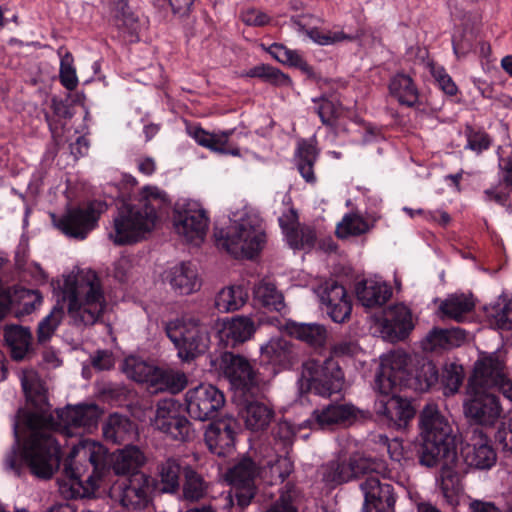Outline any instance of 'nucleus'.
Masks as SVG:
<instances>
[{"instance_id":"obj_1","label":"nucleus","mask_w":512,"mask_h":512,"mask_svg":"<svg viewBox=\"0 0 512 512\" xmlns=\"http://www.w3.org/2000/svg\"><path fill=\"white\" fill-rule=\"evenodd\" d=\"M57 418L30 413L25 420L26 430L20 435L14 426L16 448L8 458L11 469L18 474L21 468L42 479H49L59 469L62 452L61 444L49 427L60 432L65 438L80 435V430L91 431L98 425L102 410L95 403L67 405L56 410Z\"/></svg>"},{"instance_id":"obj_2","label":"nucleus","mask_w":512,"mask_h":512,"mask_svg":"<svg viewBox=\"0 0 512 512\" xmlns=\"http://www.w3.org/2000/svg\"><path fill=\"white\" fill-rule=\"evenodd\" d=\"M421 442L416 445L420 465H440V490L450 505L458 504L462 492L460 474L454 469L458 462L457 437L448 420L432 406H426L419 417Z\"/></svg>"},{"instance_id":"obj_3","label":"nucleus","mask_w":512,"mask_h":512,"mask_svg":"<svg viewBox=\"0 0 512 512\" xmlns=\"http://www.w3.org/2000/svg\"><path fill=\"white\" fill-rule=\"evenodd\" d=\"M106 300L100 280L94 278L86 283L82 291L78 289L77 282L66 279L61 296L37 326V342L44 345L49 342L62 323L66 313L74 325H93L103 315Z\"/></svg>"},{"instance_id":"obj_4","label":"nucleus","mask_w":512,"mask_h":512,"mask_svg":"<svg viewBox=\"0 0 512 512\" xmlns=\"http://www.w3.org/2000/svg\"><path fill=\"white\" fill-rule=\"evenodd\" d=\"M171 201L157 186H144L130 201H123L114 217L110 238L122 246L140 241L151 232L160 215L167 213Z\"/></svg>"},{"instance_id":"obj_5","label":"nucleus","mask_w":512,"mask_h":512,"mask_svg":"<svg viewBox=\"0 0 512 512\" xmlns=\"http://www.w3.org/2000/svg\"><path fill=\"white\" fill-rule=\"evenodd\" d=\"M107 451L103 445L89 439H78L72 443L71 451L64 460L63 477L58 479L59 491L66 499L84 497L87 482L94 487L104 475L107 466Z\"/></svg>"},{"instance_id":"obj_6","label":"nucleus","mask_w":512,"mask_h":512,"mask_svg":"<svg viewBox=\"0 0 512 512\" xmlns=\"http://www.w3.org/2000/svg\"><path fill=\"white\" fill-rule=\"evenodd\" d=\"M212 322L211 307L201 306L165 323L166 336L182 361L191 362L205 353L210 342L208 328Z\"/></svg>"},{"instance_id":"obj_7","label":"nucleus","mask_w":512,"mask_h":512,"mask_svg":"<svg viewBox=\"0 0 512 512\" xmlns=\"http://www.w3.org/2000/svg\"><path fill=\"white\" fill-rule=\"evenodd\" d=\"M216 246L235 259H254L263 250L266 231L262 218L246 213L238 221L214 232Z\"/></svg>"},{"instance_id":"obj_8","label":"nucleus","mask_w":512,"mask_h":512,"mask_svg":"<svg viewBox=\"0 0 512 512\" xmlns=\"http://www.w3.org/2000/svg\"><path fill=\"white\" fill-rule=\"evenodd\" d=\"M438 380V369L433 362L424 361L412 371L408 368L407 354L399 353L392 356L390 365L382 364L375 384L384 393L391 391L397 385L416 392H426L438 383Z\"/></svg>"},{"instance_id":"obj_9","label":"nucleus","mask_w":512,"mask_h":512,"mask_svg":"<svg viewBox=\"0 0 512 512\" xmlns=\"http://www.w3.org/2000/svg\"><path fill=\"white\" fill-rule=\"evenodd\" d=\"M344 380V372L333 357L309 359L303 364L300 392L330 397L342 390Z\"/></svg>"},{"instance_id":"obj_10","label":"nucleus","mask_w":512,"mask_h":512,"mask_svg":"<svg viewBox=\"0 0 512 512\" xmlns=\"http://www.w3.org/2000/svg\"><path fill=\"white\" fill-rule=\"evenodd\" d=\"M105 209L102 201L94 200L84 206L68 208L60 217L52 214V222L67 237L84 240L98 226Z\"/></svg>"},{"instance_id":"obj_11","label":"nucleus","mask_w":512,"mask_h":512,"mask_svg":"<svg viewBox=\"0 0 512 512\" xmlns=\"http://www.w3.org/2000/svg\"><path fill=\"white\" fill-rule=\"evenodd\" d=\"M259 466L249 456L241 457L226 473V479L231 484L227 497L231 506L235 504L240 510L246 509L255 498L257 486L255 483Z\"/></svg>"},{"instance_id":"obj_12","label":"nucleus","mask_w":512,"mask_h":512,"mask_svg":"<svg viewBox=\"0 0 512 512\" xmlns=\"http://www.w3.org/2000/svg\"><path fill=\"white\" fill-rule=\"evenodd\" d=\"M154 491L153 478L143 472H136L115 483L111 497L124 508L142 510L151 503Z\"/></svg>"},{"instance_id":"obj_13","label":"nucleus","mask_w":512,"mask_h":512,"mask_svg":"<svg viewBox=\"0 0 512 512\" xmlns=\"http://www.w3.org/2000/svg\"><path fill=\"white\" fill-rule=\"evenodd\" d=\"M153 427L172 440L188 441L193 433L192 423L183 414L182 405L172 398L157 403Z\"/></svg>"},{"instance_id":"obj_14","label":"nucleus","mask_w":512,"mask_h":512,"mask_svg":"<svg viewBox=\"0 0 512 512\" xmlns=\"http://www.w3.org/2000/svg\"><path fill=\"white\" fill-rule=\"evenodd\" d=\"M224 393L211 384H200L185 394L186 410L191 418L199 421L213 420L225 405Z\"/></svg>"},{"instance_id":"obj_15","label":"nucleus","mask_w":512,"mask_h":512,"mask_svg":"<svg viewBox=\"0 0 512 512\" xmlns=\"http://www.w3.org/2000/svg\"><path fill=\"white\" fill-rule=\"evenodd\" d=\"M207 211L197 201L177 202L173 209V226L188 241L203 240L209 226Z\"/></svg>"},{"instance_id":"obj_16","label":"nucleus","mask_w":512,"mask_h":512,"mask_svg":"<svg viewBox=\"0 0 512 512\" xmlns=\"http://www.w3.org/2000/svg\"><path fill=\"white\" fill-rule=\"evenodd\" d=\"M219 369L234 389V397L258 390L257 376L250 362L241 355L224 352L219 359Z\"/></svg>"},{"instance_id":"obj_17","label":"nucleus","mask_w":512,"mask_h":512,"mask_svg":"<svg viewBox=\"0 0 512 512\" xmlns=\"http://www.w3.org/2000/svg\"><path fill=\"white\" fill-rule=\"evenodd\" d=\"M504 369L505 364L498 357L483 358L476 363L471 384L498 391L512 403V379L507 377Z\"/></svg>"},{"instance_id":"obj_18","label":"nucleus","mask_w":512,"mask_h":512,"mask_svg":"<svg viewBox=\"0 0 512 512\" xmlns=\"http://www.w3.org/2000/svg\"><path fill=\"white\" fill-rule=\"evenodd\" d=\"M469 387L473 396L464 404L465 416L478 425H493L502 412L499 397L486 388L473 386L471 378L469 379Z\"/></svg>"},{"instance_id":"obj_19","label":"nucleus","mask_w":512,"mask_h":512,"mask_svg":"<svg viewBox=\"0 0 512 512\" xmlns=\"http://www.w3.org/2000/svg\"><path fill=\"white\" fill-rule=\"evenodd\" d=\"M403 388L397 385L391 391L384 393L377 387L380 397L376 402V411L387 419L389 425L398 429L406 427L415 415L411 401L398 395Z\"/></svg>"},{"instance_id":"obj_20","label":"nucleus","mask_w":512,"mask_h":512,"mask_svg":"<svg viewBox=\"0 0 512 512\" xmlns=\"http://www.w3.org/2000/svg\"><path fill=\"white\" fill-rule=\"evenodd\" d=\"M359 486L364 494L362 512H394L396 498L391 484L382 483L377 475L368 471Z\"/></svg>"},{"instance_id":"obj_21","label":"nucleus","mask_w":512,"mask_h":512,"mask_svg":"<svg viewBox=\"0 0 512 512\" xmlns=\"http://www.w3.org/2000/svg\"><path fill=\"white\" fill-rule=\"evenodd\" d=\"M321 303L326 313L336 323H343L350 318L352 302L346 288L337 280H326L319 288Z\"/></svg>"},{"instance_id":"obj_22","label":"nucleus","mask_w":512,"mask_h":512,"mask_svg":"<svg viewBox=\"0 0 512 512\" xmlns=\"http://www.w3.org/2000/svg\"><path fill=\"white\" fill-rule=\"evenodd\" d=\"M100 5L110 25L130 42L138 41L140 25L138 17L129 7L128 0H100Z\"/></svg>"},{"instance_id":"obj_23","label":"nucleus","mask_w":512,"mask_h":512,"mask_svg":"<svg viewBox=\"0 0 512 512\" xmlns=\"http://www.w3.org/2000/svg\"><path fill=\"white\" fill-rule=\"evenodd\" d=\"M256 390L246 392L245 396L234 397L238 407V416L246 427L253 431L264 430L274 417L273 409L266 403L256 399Z\"/></svg>"},{"instance_id":"obj_24","label":"nucleus","mask_w":512,"mask_h":512,"mask_svg":"<svg viewBox=\"0 0 512 512\" xmlns=\"http://www.w3.org/2000/svg\"><path fill=\"white\" fill-rule=\"evenodd\" d=\"M237 430V421L232 417L211 422L204 435L208 449L218 456H226L234 448Z\"/></svg>"},{"instance_id":"obj_25","label":"nucleus","mask_w":512,"mask_h":512,"mask_svg":"<svg viewBox=\"0 0 512 512\" xmlns=\"http://www.w3.org/2000/svg\"><path fill=\"white\" fill-rule=\"evenodd\" d=\"M374 470L368 459L354 456L330 461L325 466L323 476L329 483L342 484Z\"/></svg>"},{"instance_id":"obj_26","label":"nucleus","mask_w":512,"mask_h":512,"mask_svg":"<svg viewBox=\"0 0 512 512\" xmlns=\"http://www.w3.org/2000/svg\"><path fill=\"white\" fill-rule=\"evenodd\" d=\"M413 328L412 313L407 306L396 304L384 311L381 330L390 341L405 339Z\"/></svg>"},{"instance_id":"obj_27","label":"nucleus","mask_w":512,"mask_h":512,"mask_svg":"<svg viewBox=\"0 0 512 512\" xmlns=\"http://www.w3.org/2000/svg\"><path fill=\"white\" fill-rule=\"evenodd\" d=\"M360 410L351 404H328L313 411L310 421L318 428L327 429L335 425L350 426L358 418Z\"/></svg>"},{"instance_id":"obj_28","label":"nucleus","mask_w":512,"mask_h":512,"mask_svg":"<svg viewBox=\"0 0 512 512\" xmlns=\"http://www.w3.org/2000/svg\"><path fill=\"white\" fill-rule=\"evenodd\" d=\"M185 463L175 457H168L157 464V479L153 478L154 490L160 493L178 495L184 475Z\"/></svg>"},{"instance_id":"obj_29","label":"nucleus","mask_w":512,"mask_h":512,"mask_svg":"<svg viewBox=\"0 0 512 512\" xmlns=\"http://www.w3.org/2000/svg\"><path fill=\"white\" fill-rule=\"evenodd\" d=\"M293 357L292 345L283 338H273L261 347L260 362L263 365H271V373L274 375L290 368Z\"/></svg>"},{"instance_id":"obj_30","label":"nucleus","mask_w":512,"mask_h":512,"mask_svg":"<svg viewBox=\"0 0 512 512\" xmlns=\"http://www.w3.org/2000/svg\"><path fill=\"white\" fill-rule=\"evenodd\" d=\"M298 215L290 209L289 215L279 218V225L285 235L288 245L293 249H312L316 244V233L310 227H298Z\"/></svg>"},{"instance_id":"obj_31","label":"nucleus","mask_w":512,"mask_h":512,"mask_svg":"<svg viewBox=\"0 0 512 512\" xmlns=\"http://www.w3.org/2000/svg\"><path fill=\"white\" fill-rule=\"evenodd\" d=\"M256 331V325L248 316H234L223 320L218 331L219 339L225 346L235 347L249 340Z\"/></svg>"},{"instance_id":"obj_32","label":"nucleus","mask_w":512,"mask_h":512,"mask_svg":"<svg viewBox=\"0 0 512 512\" xmlns=\"http://www.w3.org/2000/svg\"><path fill=\"white\" fill-rule=\"evenodd\" d=\"M388 91L401 106L415 108L420 104L419 89L414 79L404 72H398L390 78Z\"/></svg>"},{"instance_id":"obj_33","label":"nucleus","mask_w":512,"mask_h":512,"mask_svg":"<svg viewBox=\"0 0 512 512\" xmlns=\"http://www.w3.org/2000/svg\"><path fill=\"white\" fill-rule=\"evenodd\" d=\"M45 121L53 138L59 137L68 121L74 116V109L68 98L53 96L47 109L43 110Z\"/></svg>"},{"instance_id":"obj_34","label":"nucleus","mask_w":512,"mask_h":512,"mask_svg":"<svg viewBox=\"0 0 512 512\" xmlns=\"http://www.w3.org/2000/svg\"><path fill=\"white\" fill-rule=\"evenodd\" d=\"M14 270L20 282L40 285L48 280V275L40 264L29 261V249L24 244H19L15 250Z\"/></svg>"},{"instance_id":"obj_35","label":"nucleus","mask_w":512,"mask_h":512,"mask_svg":"<svg viewBox=\"0 0 512 512\" xmlns=\"http://www.w3.org/2000/svg\"><path fill=\"white\" fill-rule=\"evenodd\" d=\"M313 20L314 17L310 14H301L291 17V22L294 28L298 32L308 36L313 42L319 45H331L350 39V37L342 31L331 32L317 27H312L311 24Z\"/></svg>"},{"instance_id":"obj_36","label":"nucleus","mask_w":512,"mask_h":512,"mask_svg":"<svg viewBox=\"0 0 512 512\" xmlns=\"http://www.w3.org/2000/svg\"><path fill=\"white\" fill-rule=\"evenodd\" d=\"M3 338L11 358L15 361H22L32 350L33 336L28 327L18 324L6 325L3 329Z\"/></svg>"},{"instance_id":"obj_37","label":"nucleus","mask_w":512,"mask_h":512,"mask_svg":"<svg viewBox=\"0 0 512 512\" xmlns=\"http://www.w3.org/2000/svg\"><path fill=\"white\" fill-rule=\"evenodd\" d=\"M464 458L469 466L487 470L495 465L497 454L488 437L481 432L478 438L467 446Z\"/></svg>"},{"instance_id":"obj_38","label":"nucleus","mask_w":512,"mask_h":512,"mask_svg":"<svg viewBox=\"0 0 512 512\" xmlns=\"http://www.w3.org/2000/svg\"><path fill=\"white\" fill-rule=\"evenodd\" d=\"M168 279L172 289L179 295H189L201 286L197 269L191 262H182L171 268Z\"/></svg>"},{"instance_id":"obj_39","label":"nucleus","mask_w":512,"mask_h":512,"mask_svg":"<svg viewBox=\"0 0 512 512\" xmlns=\"http://www.w3.org/2000/svg\"><path fill=\"white\" fill-rule=\"evenodd\" d=\"M135 430L134 422L129 417L118 413L110 414L102 427L105 441L112 444L132 441Z\"/></svg>"},{"instance_id":"obj_40","label":"nucleus","mask_w":512,"mask_h":512,"mask_svg":"<svg viewBox=\"0 0 512 512\" xmlns=\"http://www.w3.org/2000/svg\"><path fill=\"white\" fill-rule=\"evenodd\" d=\"M355 292L358 301L366 308L381 307L392 295L388 285L369 279L359 282Z\"/></svg>"},{"instance_id":"obj_41","label":"nucleus","mask_w":512,"mask_h":512,"mask_svg":"<svg viewBox=\"0 0 512 512\" xmlns=\"http://www.w3.org/2000/svg\"><path fill=\"white\" fill-rule=\"evenodd\" d=\"M209 482L203 475L189 464L184 466V475L181 480V496L187 502H198L208 495Z\"/></svg>"},{"instance_id":"obj_42","label":"nucleus","mask_w":512,"mask_h":512,"mask_svg":"<svg viewBox=\"0 0 512 512\" xmlns=\"http://www.w3.org/2000/svg\"><path fill=\"white\" fill-rule=\"evenodd\" d=\"M189 134L202 147H205L213 152L220 154H231L234 156L239 155V150L229 149L227 147L230 136L233 130H226L220 134L210 133L200 126L192 127L189 129Z\"/></svg>"},{"instance_id":"obj_43","label":"nucleus","mask_w":512,"mask_h":512,"mask_svg":"<svg viewBox=\"0 0 512 512\" xmlns=\"http://www.w3.org/2000/svg\"><path fill=\"white\" fill-rule=\"evenodd\" d=\"M13 316L20 319L34 313L43 303V295L38 289L13 285Z\"/></svg>"},{"instance_id":"obj_44","label":"nucleus","mask_w":512,"mask_h":512,"mask_svg":"<svg viewBox=\"0 0 512 512\" xmlns=\"http://www.w3.org/2000/svg\"><path fill=\"white\" fill-rule=\"evenodd\" d=\"M286 329L290 336L314 348L324 347L328 338L327 329L318 323L288 322Z\"/></svg>"},{"instance_id":"obj_45","label":"nucleus","mask_w":512,"mask_h":512,"mask_svg":"<svg viewBox=\"0 0 512 512\" xmlns=\"http://www.w3.org/2000/svg\"><path fill=\"white\" fill-rule=\"evenodd\" d=\"M268 52L278 62L299 69L309 79L317 80L319 78L318 73L307 63L299 51L289 49L281 43H273Z\"/></svg>"},{"instance_id":"obj_46","label":"nucleus","mask_w":512,"mask_h":512,"mask_svg":"<svg viewBox=\"0 0 512 512\" xmlns=\"http://www.w3.org/2000/svg\"><path fill=\"white\" fill-rule=\"evenodd\" d=\"M187 385V377L184 373L156 368L149 389L153 392H169L177 394Z\"/></svg>"},{"instance_id":"obj_47","label":"nucleus","mask_w":512,"mask_h":512,"mask_svg":"<svg viewBox=\"0 0 512 512\" xmlns=\"http://www.w3.org/2000/svg\"><path fill=\"white\" fill-rule=\"evenodd\" d=\"M318 156L319 151L312 143L307 140H302L298 143L295 152L296 165L300 175L307 183L313 184L316 182L314 165Z\"/></svg>"},{"instance_id":"obj_48","label":"nucleus","mask_w":512,"mask_h":512,"mask_svg":"<svg viewBox=\"0 0 512 512\" xmlns=\"http://www.w3.org/2000/svg\"><path fill=\"white\" fill-rule=\"evenodd\" d=\"M145 463L143 452L134 445H126L115 456L113 470L118 475H131L140 472L139 469Z\"/></svg>"},{"instance_id":"obj_49","label":"nucleus","mask_w":512,"mask_h":512,"mask_svg":"<svg viewBox=\"0 0 512 512\" xmlns=\"http://www.w3.org/2000/svg\"><path fill=\"white\" fill-rule=\"evenodd\" d=\"M248 294L243 286L235 285L223 288L214 300V307L218 312L226 313L240 309L246 302Z\"/></svg>"},{"instance_id":"obj_50","label":"nucleus","mask_w":512,"mask_h":512,"mask_svg":"<svg viewBox=\"0 0 512 512\" xmlns=\"http://www.w3.org/2000/svg\"><path fill=\"white\" fill-rule=\"evenodd\" d=\"M465 339L466 332L460 328H434L426 337V341L429 344L430 349L460 346Z\"/></svg>"},{"instance_id":"obj_51","label":"nucleus","mask_w":512,"mask_h":512,"mask_svg":"<svg viewBox=\"0 0 512 512\" xmlns=\"http://www.w3.org/2000/svg\"><path fill=\"white\" fill-rule=\"evenodd\" d=\"M475 308L473 300L464 294L452 295L440 305V311L444 316L457 322H462L465 316Z\"/></svg>"},{"instance_id":"obj_52","label":"nucleus","mask_w":512,"mask_h":512,"mask_svg":"<svg viewBox=\"0 0 512 512\" xmlns=\"http://www.w3.org/2000/svg\"><path fill=\"white\" fill-rule=\"evenodd\" d=\"M313 102L317 104L316 113L322 124L326 127H336L337 120L341 115L342 104L339 100L332 99V95L326 93L319 98H314Z\"/></svg>"},{"instance_id":"obj_53","label":"nucleus","mask_w":512,"mask_h":512,"mask_svg":"<svg viewBox=\"0 0 512 512\" xmlns=\"http://www.w3.org/2000/svg\"><path fill=\"white\" fill-rule=\"evenodd\" d=\"M249 78H259L262 81L278 87H289L292 80L289 75L269 64H260L247 70L244 74Z\"/></svg>"},{"instance_id":"obj_54","label":"nucleus","mask_w":512,"mask_h":512,"mask_svg":"<svg viewBox=\"0 0 512 512\" xmlns=\"http://www.w3.org/2000/svg\"><path fill=\"white\" fill-rule=\"evenodd\" d=\"M253 294L254 300L269 310L280 311L284 306L282 294L272 283H259L255 286Z\"/></svg>"},{"instance_id":"obj_55","label":"nucleus","mask_w":512,"mask_h":512,"mask_svg":"<svg viewBox=\"0 0 512 512\" xmlns=\"http://www.w3.org/2000/svg\"><path fill=\"white\" fill-rule=\"evenodd\" d=\"M153 366L137 357H128L124 361V372L129 378L139 383H146L148 387L156 371Z\"/></svg>"},{"instance_id":"obj_56","label":"nucleus","mask_w":512,"mask_h":512,"mask_svg":"<svg viewBox=\"0 0 512 512\" xmlns=\"http://www.w3.org/2000/svg\"><path fill=\"white\" fill-rule=\"evenodd\" d=\"M370 229L371 226L363 217L356 214H346L338 224L336 234L338 238H346L365 234Z\"/></svg>"},{"instance_id":"obj_57","label":"nucleus","mask_w":512,"mask_h":512,"mask_svg":"<svg viewBox=\"0 0 512 512\" xmlns=\"http://www.w3.org/2000/svg\"><path fill=\"white\" fill-rule=\"evenodd\" d=\"M295 436L296 431L289 422L281 421L277 423L272 429L274 449L277 452L288 454L294 443Z\"/></svg>"},{"instance_id":"obj_58","label":"nucleus","mask_w":512,"mask_h":512,"mask_svg":"<svg viewBox=\"0 0 512 512\" xmlns=\"http://www.w3.org/2000/svg\"><path fill=\"white\" fill-rule=\"evenodd\" d=\"M490 315L495 319L497 327L501 330L512 329V299L505 298L498 301L493 307Z\"/></svg>"},{"instance_id":"obj_59","label":"nucleus","mask_w":512,"mask_h":512,"mask_svg":"<svg viewBox=\"0 0 512 512\" xmlns=\"http://www.w3.org/2000/svg\"><path fill=\"white\" fill-rule=\"evenodd\" d=\"M463 378L462 367L452 363L444 367L441 374V383L445 390H448L450 394H454L460 388Z\"/></svg>"},{"instance_id":"obj_60","label":"nucleus","mask_w":512,"mask_h":512,"mask_svg":"<svg viewBox=\"0 0 512 512\" xmlns=\"http://www.w3.org/2000/svg\"><path fill=\"white\" fill-rule=\"evenodd\" d=\"M60 82L67 90H74L78 85L76 70L73 66V56L67 52L60 62Z\"/></svg>"},{"instance_id":"obj_61","label":"nucleus","mask_w":512,"mask_h":512,"mask_svg":"<svg viewBox=\"0 0 512 512\" xmlns=\"http://www.w3.org/2000/svg\"><path fill=\"white\" fill-rule=\"evenodd\" d=\"M495 441L504 452L512 453V417L502 422L495 433Z\"/></svg>"},{"instance_id":"obj_62","label":"nucleus","mask_w":512,"mask_h":512,"mask_svg":"<svg viewBox=\"0 0 512 512\" xmlns=\"http://www.w3.org/2000/svg\"><path fill=\"white\" fill-rule=\"evenodd\" d=\"M474 46V39L472 34L465 32L455 34L452 37L453 52L457 58L466 56Z\"/></svg>"},{"instance_id":"obj_63","label":"nucleus","mask_w":512,"mask_h":512,"mask_svg":"<svg viewBox=\"0 0 512 512\" xmlns=\"http://www.w3.org/2000/svg\"><path fill=\"white\" fill-rule=\"evenodd\" d=\"M13 285H4L0 279V321L13 315Z\"/></svg>"},{"instance_id":"obj_64","label":"nucleus","mask_w":512,"mask_h":512,"mask_svg":"<svg viewBox=\"0 0 512 512\" xmlns=\"http://www.w3.org/2000/svg\"><path fill=\"white\" fill-rule=\"evenodd\" d=\"M490 145L491 139L485 132H470L467 136L466 148L477 153L489 149Z\"/></svg>"}]
</instances>
